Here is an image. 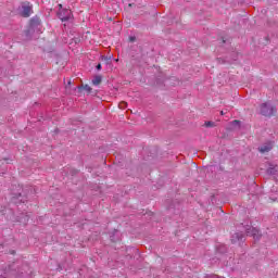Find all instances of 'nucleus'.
Returning <instances> with one entry per match:
<instances>
[{
  "instance_id": "nucleus-1",
  "label": "nucleus",
  "mask_w": 278,
  "mask_h": 278,
  "mask_svg": "<svg viewBox=\"0 0 278 278\" xmlns=\"http://www.w3.org/2000/svg\"><path fill=\"white\" fill-rule=\"evenodd\" d=\"M33 9L34 7L31 5V3L29 2L22 3V10H21L22 16H25L26 18L31 16V13L34 12Z\"/></svg>"
},
{
  "instance_id": "nucleus-2",
  "label": "nucleus",
  "mask_w": 278,
  "mask_h": 278,
  "mask_svg": "<svg viewBox=\"0 0 278 278\" xmlns=\"http://www.w3.org/2000/svg\"><path fill=\"white\" fill-rule=\"evenodd\" d=\"M261 114H263V116H273V114H275V109L273 105L264 103L261 105Z\"/></svg>"
},
{
  "instance_id": "nucleus-3",
  "label": "nucleus",
  "mask_w": 278,
  "mask_h": 278,
  "mask_svg": "<svg viewBox=\"0 0 278 278\" xmlns=\"http://www.w3.org/2000/svg\"><path fill=\"white\" fill-rule=\"evenodd\" d=\"M245 231H247V235L254 238V240H260V238H262V232H260V229L257 228L250 227V228H247Z\"/></svg>"
},
{
  "instance_id": "nucleus-4",
  "label": "nucleus",
  "mask_w": 278,
  "mask_h": 278,
  "mask_svg": "<svg viewBox=\"0 0 278 278\" xmlns=\"http://www.w3.org/2000/svg\"><path fill=\"white\" fill-rule=\"evenodd\" d=\"M71 14H72V12H71V10H68V9H65V10H61L60 12H59V18L61 20V21H68V18H71Z\"/></svg>"
},
{
  "instance_id": "nucleus-5",
  "label": "nucleus",
  "mask_w": 278,
  "mask_h": 278,
  "mask_svg": "<svg viewBox=\"0 0 278 278\" xmlns=\"http://www.w3.org/2000/svg\"><path fill=\"white\" fill-rule=\"evenodd\" d=\"M273 149V143H266L260 148L261 153H268Z\"/></svg>"
},
{
  "instance_id": "nucleus-6",
  "label": "nucleus",
  "mask_w": 278,
  "mask_h": 278,
  "mask_svg": "<svg viewBox=\"0 0 278 278\" xmlns=\"http://www.w3.org/2000/svg\"><path fill=\"white\" fill-rule=\"evenodd\" d=\"M278 167L276 165H269L267 173L268 175H275V173H277Z\"/></svg>"
},
{
  "instance_id": "nucleus-7",
  "label": "nucleus",
  "mask_w": 278,
  "mask_h": 278,
  "mask_svg": "<svg viewBox=\"0 0 278 278\" xmlns=\"http://www.w3.org/2000/svg\"><path fill=\"white\" fill-rule=\"evenodd\" d=\"M101 81H102L101 76H94V78L92 79L93 86H99V84H101Z\"/></svg>"
},
{
  "instance_id": "nucleus-8",
  "label": "nucleus",
  "mask_w": 278,
  "mask_h": 278,
  "mask_svg": "<svg viewBox=\"0 0 278 278\" xmlns=\"http://www.w3.org/2000/svg\"><path fill=\"white\" fill-rule=\"evenodd\" d=\"M205 127H214V122H205Z\"/></svg>"
},
{
  "instance_id": "nucleus-9",
  "label": "nucleus",
  "mask_w": 278,
  "mask_h": 278,
  "mask_svg": "<svg viewBox=\"0 0 278 278\" xmlns=\"http://www.w3.org/2000/svg\"><path fill=\"white\" fill-rule=\"evenodd\" d=\"M39 20L38 18H33L31 20V26L34 27V25H38Z\"/></svg>"
},
{
  "instance_id": "nucleus-10",
  "label": "nucleus",
  "mask_w": 278,
  "mask_h": 278,
  "mask_svg": "<svg viewBox=\"0 0 278 278\" xmlns=\"http://www.w3.org/2000/svg\"><path fill=\"white\" fill-rule=\"evenodd\" d=\"M85 90H87V92H90V90H92V88H90V86L86 85L85 87Z\"/></svg>"
},
{
  "instance_id": "nucleus-11",
  "label": "nucleus",
  "mask_w": 278,
  "mask_h": 278,
  "mask_svg": "<svg viewBox=\"0 0 278 278\" xmlns=\"http://www.w3.org/2000/svg\"><path fill=\"white\" fill-rule=\"evenodd\" d=\"M236 237H237V240H242V235H236Z\"/></svg>"
},
{
  "instance_id": "nucleus-12",
  "label": "nucleus",
  "mask_w": 278,
  "mask_h": 278,
  "mask_svg": "<svg viewBox=\"0 0 278 278\" xmlns=\"http://www.w3.org/2000/svg\"><path fill=\"white\" fill-rule=\"evenodd\" d=\"M232 123H233V125H240L239 121H233Z\"/></svg>"
},
{
  "instance_id": "nucleus-13",
  "label": "nucleus",
  "mask_w": 278,
  "mask_h": 278,
  "mask_svg": "<svg viewBox=\"0 0 278 278\" xmlns=\"http://www.w3.org/2000/svg\"><path fill=\"white\" fill-rule=\"evenodd\" d=\"M97 70H98V71H101V64H98V65H97Z\"/></svg>"
},
{
  "instance_id": "nucleus-14",
  "label": "nucleus",
  "mask_w": 278,
  "mask_h": 278,
  "mask_svg": "<svg viewBox=\"0 0 278 278\" xmlns=\"http://www.w3.org/2000/svg\"><path fill=\"white\" fill-rule=\"evenodd\" d=\"M220 114H222V116L225 115V111H222Z\"/></svg>"
},
{
  "instance_id": "nucleus-15",
  "label": "nucleus",
  "mask_w": 278,
  "mask_h": 278,
  "mask_svg": "<svg viewBox=\"0 0 278 278\" xmlns=\"http://www.w3.org/2000/svg\"><path fill=\"white\" fill-rule=\"evenodd\" d=\"M232 242H236V239L232 237Z\"/></svg>"
},
{
  "instance_id": "nucleus-16",
  "label": "nucleus",
  "mask_w": 278,
  "mask_h": 278,
  "mask_svg": "<svg viewBox=\"0 0 278 278\" xmlns=\"http://www.w3.org/2000/svg\"><path fill=\"white\" fill-rule=\"evenodd\" d=\"M130 40L134 41V37H130Z\"/></svg>"
}]
</instances>
